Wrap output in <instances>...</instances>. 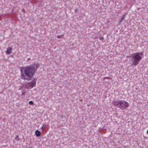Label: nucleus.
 Segmentation results:
<instances>
[{"instance_id":"f257e3e1","label":"nucleus","mask_w":148,"mask_h":148,"mask_svg":"<svg viewBox=\"0 0 148 148\" xmlns=\"http://www.w3.org/2000/svg\"><path fill=\"white\" fill-rule=\"evenodd\" d=\"M39 66L38 64H34L33 65V66H28L23 68V69L24 74L23 73H21V78L27 80H31L36 71L35 68L37 69L39 67Z\"/></svg>"},{"instance_id":"f03ea898","label":"nucleus","mask_w":148,"mask_h":148,"mask_svg":"<svg viewBox=\"0 0 148 148\" xmlns=\"http://www.w3.org/2000/svg\"><path fill=\"white\" fill-rule=\"evenodd\" d=\"M143 53L142 52H137L132 55V60L134 66H136L139 64L140 61L143 58Z\"/></svg>"},{"instance_id":"7ed1b4c3","label":"nucleus","mask_w":148,"mask_h":148,"mask_svg":"<svg viewBox=\"0 0 148 148\" xmlns=\"http://www.w3.org/2000/svg\"><path fill=\"white\" fill-rule=\"evenodd\" d=\"M112 103L115 106H119V108H122L125 109H126L129 106L128 103L124 100H120L112 101Z\"/></svg>"},{"instance_id":"20e7f679","label":"nucleus","mask_w":148,"mask_h":148,"mask_svg":"<svg viewBox=\"0 0 148 148\" xmlns=\"http://www.w3.org/2000/svg\"><path fill=\"white\" fill-rule=\"evenodd\" d=\"M36 79H34L31 82L27 83L26 84V88L27 89H31L36 86Z\"/></svg>"},{"instance_id":"39448f33","label":"nucleus","mask_w":148,"mask_h":148,"mask_svg":"<svg viewBox=\"0 0 148 148\" xmlns=\"http://www.w3.org/2000/svg\"><path fill=\"white\" fill-rule=\"evenodd\" d=\"M12 49L10 47H9L7 49L5 52L7 54H10L12 52Z\"/></svg>"},{"instance_id":"423d86ee","label":"nucleus","mask_w":148,"mask_h":148,"mask_svg":"<svg viewBox=\"0 0 148 148\" xmlns=\"http://www.w3.org/2000/svg\"><path fill=\"white\" fill-rule=\"evenodd\" d=\"M35 135L37 137H39L40 136L41 134V133L40 132L38 131V130H36L35 132Z\"/></svg>"},{"instance_id":"0eeeda50","label":"nucleus","mask_w":148,"mask_h":148,"mask_svg":"<svg viewBox=\"0 0 148 148\" xmlns=\"http://www.w3.org/2000/svg\"><path fill=\"white\" fill-rule=\"evenodd\" d=\"M46 126L45 125H43L41 128V130H44L46 127Z\"/></svg>"},{"instance_id":"6e6552de","label":"nucleus","mask_w":148,"mask_h":148,"mask_svg":"<svg viewBox=\"0 0 148 148\" xmlns=\"http://www.w3.org/2000/svg\"><path fill=\"white\" fill-rule=\"evenodd\" d=\"M63 35H61L60 36L58 35V36H57V38H63Z\"/></svg>"},{"instance_id":"1a4fd4ad","label":"nucleus","mask_w":148,"mask_h":148,"mask_svg":"<svg viewBox=\"0 0 148 148\" xmlns=\"http://www.w3.org/2000/svg\"><path fill=\"white\" fill-rule=\"evenodd\" d=\"M124 16H123V17H122V18H121V20H120L119 21V22H121L123 20L124 18Z\"/></svg>"},{"instance_id":"9d476101","label":"nucleus","mask_w":148,"mask_h":148,"mask_svg":"<svg viewBox=\"0 0 148 148\" xmlns=\"http://www.w3.org/2000/svg\"><path fill=\"white\" fill-rule=\"evenodd\" d=\"M29 103L31 105H33V102L32 101H29Z\"/></svg>"},{"instance_id":"9b49d317","label":"nucleus","mask_w":148,"mask_h":148,"mask_svg":"<svg viewBox=\"0 0 148 148\" xmlns=\"http://www.w3.org/2000/svg\"><path fill=\"white\" fill-rule=\"evenodd\" d=\"M99 39H100V40H103L104 38H103V37H101Z\"/></svg>"},{"instance_id":"f8f14e48","label":"nucleus","mask_w":148,"mask_h":148,"mask_svg":"<svg viewBox=\"0 0 148 148\" xmlns=\"http://www.w3.org/2000/svg\"><path fill=\"white\" fill-rule=\"evenodd\" d=\"M147 133L148 134V130H147Z\"/></svg>"},{"instance_id":"ddd939ff","label":"nucleus","mask_w":148,"mask_h":148,"mask_svg":"<svg viewBox=\"0 0 148 148\" xmlns=\"http://www.w3.org/2000/svg\"><path fill=\"white\" fill-rule=\"evenodd\" d=\"M28 148H32V147H29Z\"/></svg>"}]
</instances>
